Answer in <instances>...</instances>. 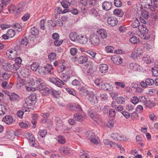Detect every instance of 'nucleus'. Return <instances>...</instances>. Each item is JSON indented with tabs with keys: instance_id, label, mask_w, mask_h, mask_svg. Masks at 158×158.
<instances>
[{
	"instance_id": "50",
	"label": "nucleus",
	"mask_w": 158,
	"mask_h": 158,
	"mask_svg": "<svg viewBox=\"0 0 158 158\" xmlns=\"http://www.w3.org/2000/svg\"><path fill=\"white\" fill-rule=\"evenodd\" d=\"M152 72L153 75L154 77L158 76V68L156 67H154L152 68Z\"/></svg>"
},
{
	"instance_id": "2",
	"label": "nucleus",
	"mask_w": 158,
	"mask_h": 158,
	"mask_svg": "<svg viewBox=\"0 0 158 158\" xmlns=\"http://www.w3.org/2000/svg\"><path fill=\"white\" fill-rule=\"evenodd\" d=\"M59 91H56L52 89H49L45 87L42 94L43 95L47 96L50 94L52 95L55 97H57L60 95Z\"/></svg>"
},
{
	"instance_id": "9",
	"label": "nucleus",
	"mask_w": 158,
	"mask_h": 158,
	"mask_svg": "<svg viewBox=\"0 0 158 158\" xmlns=\"http://www.w3.org/2000/svg\"><path fill=\"white\" fill-rule=\"evenodd\" d=\"M107 22L109 25L112 27L116 25L118 23L117 19L113 16L109 17L107 19Z\"/></svg>"
},
{
	"instance_id": "26",
	"label": "nucleus",
	"mask_w": 158,
	"mask_h": 158,
	"mask_svg": "<svg viewBox=\"0 0 158 158\" xmlns=\"http://www.w3.org/2000/svg\"><path fill=\"white\" fill-rule=\"evenodd\" d=\"M114 14L119 17H122L123 15V12L122 10L120 9H116L114 10Z\"/></svg>"
},
{
	"instance_id": "23",
	"label": "nucleus",
	"mask_w": 158,
	"mask_h": 158,
	"mask_svg": "<svg viewBox=\"0 0 158 158\" xmlns=\"http://www.w3.org/2000/svg\"><path fill=\"white\" fill-rule=\"evenodd\" d=\"M9 96L10 100L13 102L19 100L20 98L18 94L15 93L10 94V95H9Z\"/></svg>"
},
{
	"instance_id": "29",
	"label": "nucleus",
	"mask_w": 158,
	"mask_h": 158,
	"mask_svg": "<svg viewBox=\"0 0 158 158\" xmlns=\"http://www.w3.org/2000/svg\"><path fill=\"white\" fill-rule=\"evenodd\" d=\"M139 31L148 33V30L147 29L146 26L144 24H140L138 27Z\"/></svg>"
},
{
	"instance_id": "21",
	"label": "nucleus",
	"mask_w": 158,
	"mask_h": 158,
	"mask_svg": "<svg viewBox=\"0 0 158 158\" xmlns=\"http://www.w3.org/2000/svg\"><path fill=\"white\" fill-rule=\"evenodd\" d=\"M2 121L7 124H10L12 123L13 119L11 116L6 115L3 118Z\"/></svg>"
},
{
	"instance_id": "36",
	"label": "nucleus",
	"mask_w": 158,
	"mask_h": 158,
	"mask_svg": "<svg viewBox=\"0 0 158 158\" xmlns=\"http://www.w3.org/2000/svg\"><path fill=\"white\" fill-rule=\"evenodd\" d=\"M30 33L33 35H37L39 33V31L36 27H33L31 28Z\"/></svg>"
},
{
	"instance_id": "46",
	"label": "nucleus",
	"mask_w": 158,
	"mask_h": 158,
	"mask_svg": "<svg viewBox=\"0 0 158 158\" xmlns=\"http://www.w3.org/2000/svg\"><path fill=\"white\" fill-rule=\"evenodd\" d=\"M20 73L21 75L24 77H26L28 74V71L27 69H22L20 71Z\"/></svg>"
},
{
	"instance_id": "33",
	"label": "nucleus",
	"mask_w": 158,
	"mask_h": 158,
	"mask_svg": "<svg viewBox=\"0 0 158 158\" xmlns=\"http://www.w3.org/2000/svg\"><path fill=\"white\" fill-rule=\"evenodd\" d=\"M45 69V74L48 73H51V71L53 69V66L52 65L49 64H48L44 67Z\"/></svg>"
},
{
	"instance_id": "12",
	"label": "nucleus",
	"mask_w": 158,
	"mask_h": 158,
	"mask_svg": "<svg viewBox=\"0 0 158 158\" xmlns=\"http://www.w3.org/2000/svg\"><path fill=\"white\" fill-rule=\"evenodd\" d=\"M111 60L114 64L118 65L122 62V59L119 56L114 55L111 57Z\"/></svg>"
},
{
	"instance_id": "17",
	"label": "nucleus",
	"mask_w": 158,
	"mask_h": 158,
	"mask_svg": "<svg viewBox=\"0 0 158 158\" xmlns=\"http://www.w3.org/2000/svg\"><path fill=\"white\" fill-rule=\"evenodd\" d=\"M51 81L60 87H61L62 85L64 84V82L59 78H53L52 79Z\"/></svg>"
},
{
	"instance_id": "56",
	"label": "nucleus",
	"mask_w": 158,
	"mask_h": 158,
	"mask_svg": "<svg viewBox=\"0 0 158 158\" xmlns=\"http://www.w3.org/2000/svg\"><path fill=\"white\" fill-rule=\"evenodd\" d=\"M147 85L151 86L154 83V81L151 78H147L145 80Z\"/></svg>"
},
{
	"instance_id": "11",
	"label": "nucleus",
	"mask_w": 158,
	"mask_h": 158,
	"mask_svg": "<svg viewBox=\"0 0 158 158\" xmlns=\"http://www.w3.org/2000/svg\"><path fill=\"white\" fill-rule=\"evenodd\" d=\"M112 6V3L110 2L105 1L102 3V7L103 10L108 11L110 10Z\"/></svg>"
},
{
	"instance_id": "38",
	"label": "nucleus",
	"mask_w": 158,
	"mask_h": 158,
	"mask_svg": "<svg viewBox=\"0 0 158 158\" xmlns=\"http://www.w3.org/2000/svg\"><path fill=\"white\" fill-rule=\"evenodd\" d=\"M130 41L132 44H136L139 42V39L136 37L134 36L131 38L129 40Z\"/></svg>"
},
{
	"instance_id": "20",
	"label": "nucleus",
	"mask_w": 158,
	"mask_h": 158,
	"mask_svg": "<svg viewBox=\"0 0 158 158\" xmlns=\"http://www.w3.org/2000/svg\"><path fill=\"white\" fill-rule=\"evenodd\" d=\"M79 35H77L76 32H72L69 34V37L72 41L76 42Z\"/></svg>"
},
{
	"instance_id": "35",
	"label": "nucleus",
	"mask_w": 158,
	"mask_h": 158,
	"mask_svg": "<svg viewBox=\"0 0 158 158\" xmlns=\"http://www.w3.org/2000/svg\"><path fill=\"white\" fill-rule=\"evenodd\" d=\"M141 15L145 19H148L149 17V14L148 11L145 10H142L141 11Z\"/></svg>"
},
{
	"instance_id": "16",
	"label": "nucleus",
	"mask_w": 158,
	"mask_h": 158,
	"mask_svg": "<svg viewBox=\"0 0 158 158\" xmlns=\"http://www.w3.org/2000/svg\"><path fill=\"white\" fill-rule=\"evenodd\" d=\"M59 151L61 154H67L69 153L70 149L68 147L64 146L59 148Z\"/></svg>"
},
{
	"instance_id": "5",
	"label": "nucleus",
	"mask_w": 158,
	"mask_h": 158,
	"mask_svg": "<svg viewBox=\"0 0 158 158\" xmlns=\"http://www.w3.org/2000/svg\"><path fill=\"white\" fill-rule=\"evenodd\" d=\"M89 41L92 45L97 46L99 43L100 40L97 35L93 34L90 36Z\"/></svg>"
},
{
	"instance_id": "6",
	"label": "nucleus",
	"mask_w": 158,
	"mask_h": 158,
	"mask_svg": "<svg viewBox=\"0 0 158 158\" xmlns=\"http://www.w3.org/2000/svg\"><path fill=\"white\" fill-rule=\"evenodd\" d=\"M111 138L114 140L118 141H124L127 140L128 139L123 135L119 134L117 133H114L111 135Z\"/></svg>"
},
{
	"instance_id": "18",
	"label": "nucleus",
	"mask_w": 158,
	"mask_h": 158,
	"mask_svg": "<svg viewBox=\"0 0 158 158\" xmlns=\"http://www.w3.org/2000/svg\"><path fill=\"white\" fill-rule=\"evenodd\" d=\"M99 71L102 73H105L107 72L108 66L106 64H102L99 65Z\"/></svg>"
},
{
	"instance_id": "51",
	"label": "nucleus",
	"mask_w": 158,
	"mask_h": 158,
	"mask_svg": "<svg viewBox=\"0 0 158 158\" xmlns=\"http://www.w3.org/2000/svg\"><path fill=\"white\" fill-rule=\"evenodd\" d=\"M143 47L146 48L147 51H149L152 49L153 47L150 45L149 44L146 43H144L143 44Z\"/></svg>"
},
{
	"instance_id": "57",
	"label": "nucleus",
	"mask_w": 158,
	"mask_h": 158,
	"mask_svg": "<svg viewBox=\"0 0 158 158\" xmlns=\"http://www.w3.org/2000/svg\"><path fill=\"white\" fill-rule=\"evenodd\" d=\"M45 20L44 19H42L40 22V28L41 29L44 30L45 27Z\"/></svg>"
},
{
	"instance_id": "4",
	"label": "nucleus",
	"mask_w": 158,
	"mask_h": 158,
	"mask_svg": "<svg viewBox=\"0 0 158 158\" xmlns=\"http://www.w3.org/2000/svg\"><path fill=\"white\" fill-rule=\"evenodd\" d=\"M67 109L69 110H76L77 111H82L81 107L79 104L76 103H69L66 106Z\"/></svg>"
},
{
	"instance_id": "30",
	"label": "nucleus",
	"mask_w": 158,
	"mask_h": 158,
	"mask_svg": "<svg viewBox=\"0 0 158 158\" xmlns=\"http://www.w3.org/2000/svg\"><path fill=\"white\" fill-rule=\"evenodd\" d=\"M139 24L140 23L138 19L137 18H134L133 19L131 25L133 28H137L139 27L140 25Z\"/></svg>"
},
{
	"instance_id": "10",
	"label": "nucleus",
	"mask_w": 158,
	"mask_h": 158,
	"mask_svg": "<svg viewBox=\"0 0 158 158\" xmlns=\"http://www.w3.org/2000/svg\"><path fill=\"white\" fill-rule=\"evenodd\" d=\"M97 33L98 34V36L102 39H106L108 36L107 32L103 29H101L97 31Z\"/></svg>"
},
{
	"instance_id": "49",
	"label": "nucleus",
	"mask_w": 158,
	"mask_h": 158,
	"mask_svg": "<svg viewBox=\"0 0 158 158\" xmlns=\"http://www.w3.org/2000/svg\"><path fill=\"white\" fill-rule=\"evenodd\" d=\"M39 67V64L36 62H34L31 66V69L34 71H36Z\"/></svg>"
},
{
	"instance_id": "55",
	"label": "nucleus",
	"mask_w": 158,
	"mask_h": 158,
	"mask_svg": "<svg viewBox=\"0 0 158 158\" xmlns=\"http://www.w3.org/2000/svg\"><path fill=\"white\" fill-rule=\"evenodd\" d=\"M38 72L41 74H45V69L44 67H39L38 69Z\"/></svg>"
},
{
	"instance_id": "64",
	"label": "nucleus",
	"mask_w": 158,
	"mask_h": 158,
	"mask_svg": "<svg viewBox=\"0 0 158 158\" xmlns=\"http://www.w3.org/2000/svg\"><path fill=\"white\" fill-rule=\"evenodd\" d=\"M77 51L78 50L76 48H73L70 49V52L72 56H74L77 53Z\"/></svg>"
},
{
	"instance_id": "62",
	"label": "nucleus",
	"mask_w": 158,
	"mask_h": 158,
	"mask_svg": "<svg viewBox=\"0 0 158 158\" xmlns=\"http://www.w3.org/2000/svg\"><path fill=\"white\" fill-rule=\"evenodd\" d=\"M114 48L111 46H107L105 47V50L108 52L112 53Z\"/></svg>"
},
{
	"instance_id": "31",
	"label": "nucleus",
	"mask_w": 158,
	"mask_h": 158,
	"mask_svg": "<svg viewBox=\"0 0 158 158\" xmlns=\"http://www.w3.org/2000/svg\"><path fill=\"white\" fill-rule=\"evenodd\" d=\"M88 58L85 56H81L78 58V61L79 63L82 64L85 63L87 60Z\"/></svg>"
},
{
	"instance_id": "19",
	"label": "nucleus",
	"mask_w": 158,
	"mask_h": 158,
	"mask_svg": "<svg viewBox=\"0 0 158 158\" xmlns=\"http://www.w3.org/2000/svg\"><path fill=\"white\" fill-rule=\"evenodd\" d=\"M12 10L15 13L19 15L23 10V6L21 4H19L14 9Z\"/></svg>"
},
{
	"instance_id": "34",
	"label": "nucleus",
	"mask_w": 158,
	"mask_h": 158,
	"mask_svg": "<svg viewBox=\"0 0 158 158\" xmlns=\"http://www.w3.org/2000/svg\"><path fill=\"white\" fill-rule=\"evenodd\" d=\"M6 112V107L3 105L0 104V115H4Z\"/></svg>"
},
{
	"instance_id": "14",
	"label": "nucleus",
	"mask_w": 158,
	"mask_h": 158,
	"mask_svg": "<svg viewBox=\"0 0 158 158\" xmlns=\"http://www.w3.org/2000/svg\"><path fill=\"white\" fill-rule=\"evenodd\" d=\"M55 121L56 125V130L59 131L62 129L63 125L62 120L59 118H56Z\"/></svg>"
},
{
	"instance_id": "24",
	"label": "nucleus",
	"mask_w": 158,
	"mask_h": 158,
	"mask_svg": "<svg viewBox=\"0 0 158 158\" xmlns=\"http://www.w3.org/2000/svg\"><path fill=\"white\" fill-rule=\"evenodd\" d=\"M148 33L139 31L138 34L139 36L142 39L146 40L148 39L150 37V35Z\"/></svg>"
},
{
	"instance_id": "43",
	"label": "nucleus",
	"mask_w": 158,
	"mask_h": 158,
	"mask_svg": "<svg viewBox=\"0 0 158 158\" xmlns=\"http://www.w3.org/2000/svg\"><path fill=\"white\" fill-rule=\"evenodd\" d=\"M13 27L16 29L18 31H20L22 30V26L17 23H15L12 25Z\"/></svg>"
},
{
	"instance_id": "7",
	"label": "nucleus",
	"mask_w": 158,
	"mask_h": 158,
	"mask_svg": "<svg viewBox=\"0 0 158 158\" xmlns=\"http://www.w3.org/2000/svg\"><path fill=\"white\" fill-rule=\"evenodd\" d=\"M85 117V115L83 113H77L73 115V119L76 121L78 122L83 121Z\"/></svg>"
},
{
	"instance_id": "27",
	"label": "nucleus",
	"mask_w": 158,
	"mask_h": 158,
	"mask_svg": "<svg viewBox=\"0 0 158 158\" xmlns=\"http://www.w3.org/2000/svg\"><path fill=\"white\" fill-rule=\"evenodd\" d=\"M13 64L7 63L3 65V67L4 69L8 71H10L12 69Z\"/></svg>"
},
{
	"instance_id": "60",
	"label": "nucleus",
	"mask_w": 158,
	"mask_h": 158,
	"mask_svg": "<svg viewBox=\"0 0 158 158\" xmlns=\"http://www.w3.org/2000/svg\"><path fill=\"white\" fill-rule=\"evenodd\" d=\"M114 5L117 7H121L122 5V3L120 0H114Z\"/></svg>"
},
{
	"instance_id": "1",
	"label": "nucleus",
	"mask_w": 158,
	"mask_h": 158,
	"mask_svg": "<svg viewBox=\"0 0 158 158\" xmlns=\"http://www.w3.org/2000/svg\"><path fill=\"white\" fill-rule=\"evenodd\" d=\"M79 93L81 95L84 96H88L91 103L94 104L95 102V99H97L96 96L92 92L89 91L86 88L84 87L81 88Z\"/></svg>"
},
{
	"instance_id": "54",
	"label": "nucleus",
	"mask_w": 158,
	"mask_h": 158,
	"mask_svg": "<svg viewBox=\"0 0 158 158\" xmlns=\"http://www.w3.org/2000/svg\"><path fill=\"white\" fill-rule=\"evenodd\" d=\"M61 4L62 6L65 9H69V6L71 5L70 2H64L62 1Z\"/></svg>"
},
{
	"instance_id": "61",
	"label": "nucleus",
	"mask_w": 158,
	"mask_h": 158,
	"mask_svg": "<svg viewBox=\"0 0 158 158\" xmlns=\"http://www.w3.org/2000/svg\"><path fill=\"white\" fill-rule=\"evenodd\" d=\"M29 99H30L31 101L36 102V94H32L30 95L28 97H27Z\"/></svg>"
},
{
	"instance_id": "13",
	"label": "nucleus",
	"mask_w": 158,
	"mask_h": 158,
	"mask_svg": "<svg viewBox=\"0 0 158 158\" xmlns=\"http://www.w3.org/2000/svg\"><path fill=\"white\" fill-rule=\"evenodd\" d=\"M76 42L79 43L81 44H85L88 41V39L85 35H79L77 37Z\"/></svg>"
},
{
	"instance_id": "47",
	"label": "nucleus",
	"mask_w": 158,
	"mask_h": 158,
	"mask_svg": "<svg viewBox=\"0 0 158 158\" xmlns=\"http://www.w3.org/2000/svg\"><path fill=\"white\" fill-rule=\"evenodd\" d=\"M139 65L135 63H131L129 65L130 68L133 70H137V68Z\"/></svg>"
},
{
	"instance_id": "58",
	"label": "nucleus",
	"mask_w": 158,
	"mask_h": 158,
	"mask_svg": "<svg viewBox=\"0 0 158 158\" xmlns=\"http://www.w3.org/2000/svg\"><path fill=\"white\" fill-rule=\"evenodd\" d=\"M115 85L119 86L122 88H124L125 86V83L124 82H115L114 83Z\"/></svg>"
},
{
	"instance_id": "44",
	"label": "nucleus",
	"mask_w": 158,
	"mask_h": 158,
	"mask_svg": "<svg viewBox=\"0 0 158 158\" xmlns=\"http://www.w3.org/2000/svg\"><path fill=\"white\" fill-rule=\"evenodd\" d=\"M116 101L118 104H122L125 102V99L123 97H119L116 98Z\"/></svg>"
},
{
	"instance_id": "3",
	"label": "nucleus",
	"mask_w": 158,
	"mask_h": 158,
	"mask_svg": "<svg viewBox=\"0 0 158 158\" xmlns=\"http://www.w3.org/2000/svg\"><path fill=\"white\" fill-rule=\"evenodd\" d=\"M75 75V72L73 70L67 69L65 73H61L60 74V77L63 81L65 82L69 79L71 77Z\"/></svg>"
},
{
	"instance_id": "41",
	"label": "nucleus",
	"mask_w": 158,
	"mask_h": 158,
	"mask_svg": "<svg viewBox=\"0 0 158 158\" xmlns=\"http://www.w3.org/2000/svg\"><path fill=\"white\" fill-rule=\"evenodd\" d=\"M29 144L30 145L33 147H36L37 146V145L35 143V137L33 136L32 137H31V139L29 140Z\"/></svg>"
},
{
	"instance_id": "22",
	"label": "nucleus",
	"mask_w": 158,
	"mask_h": 158,
	"mask_svg": "<svg viewBox=\"0 0 158 158\" xmlns=\"http://www.w3.org/2000/svg\"><path fill=\"white\" fill-rule=\"evenodd\" d=\"M49 113H42L40 114V116L42 117L41 120V122L42 123H46L48 119V118L49 115Z\"/></svg>"
},
{
	"instance_id": "25",
	"label": "nucleus",
	"mask_w": 158,
	"mask_h": 158,
	"mask_svg": "<svg viewBox=\"0 0 158 158\" xmlns=\"http://www.w3.org/2000/svg\"><path fill=\"white\" fill-rule=\"evenodd\" d=\"M2 86L5 89H10L12 86V84L10 82L6 81H3L1 84Z\"/></svg>"
},
{
	"instance_id": "48",
	"label": "nucleus",
	"mask_w": 158,
	"mask_h": 158,
	"mask_svg": "<svg viewBox=\"0 0 158 158\" xmlns=\"http://www.w3.org/2000/svg\"><path fill=\"white\" fill-rule=\"evenodd\" d=\"M56 140L59 143L61 144H64L65 142V139L61 135L59 136L57 138Z\"/></svg>"
},
{
	"instance_id": "37",
	"label": "nucleus",
	"mask_w": 158,
	"mask_h": 158,
	"mask_svg": "<svg viewBox=\"0 0 158 158\" xmlns=\"http://www.w3.org/2000/svg\"><path fill=\"white\" fill-rule=\"evenodd\" d=\"M142 60L147 64H150L152 61V59L149 56L147 55L146 57H144Z\"/></svg>"
},
{
	"instance_id": "42",
	"label": "nucleus",
	"mask_w": 158,
	"mask_h": 158,
	"mask_svg": "<svg viewBox=\"0 0 158 158\" xmlns=\"http://www.w3.org/2000/svg\"><path fill=\"white\" fill-rule=\"evenodd\" d=\"M38 134L41 137L44 138L47 134V131L46 129L40 130Z\"/></svg>"
},
{
	"instance_id": "28",
	"label": "nucleus",
	"mask_w": 158,
	"mask_h": 158,
	"mask_svg": "<svg viewBox=\"0 0 158 158\" xmlns=\"http://www.w3.org/2000/svg\"><path fill=\"white\" fill-rule=\"evenodd\" d=\"M48 59L51 61H53L56 59L57 55L55 52H52L49 53L48 55Z\"/></svg>"
},
{
	"instance_id": "59",
	"label": "nucleus",
	"mask_w": 158,
	"mask_h": 158,
	"mask_svg": "<svg viewBox=\"0 0 158 158\" xmlns=\"http://www.w3.org/2000/svg\"><path fill=\"white\" fill-rule=\"evenodd\" d=\"M67 92L69 94L75 96L76 94V93L72 89L67 88L66 89Z\"/></svg>"
},
{
	"instance_id": "8",
	"label": "nucleus",
	"mask_w": 158,
	"mask_h": 158,
	"mask_svg": "<svg viewBox=\"0 0 158 158\" xmlns=\"http://www.w3.org/2000/svg\"><path fill=\"white\" fill-rule=\"evenodd\" d=\"M89 139H90V141L94 143L95 144H97L98 143L99 139L98 137L95 136L94 133L92 132H89Z\"/></svg>"
},
{
	"instance_id": "63",
	"label": "nucleus",
	"mask_w": 158,
	"mask_h": 158,
	"mask_svg": "<svg viewBox=\"0 0 158 158\" xmlns=\"http://www.w3.org/2000/svg\"><path fill=\"white\" fill-rule=\"evenodd\" d=\"M87 53L90 56H91L93 58L96 59L95 56L96 54V52L93 51L89 50L87 51Z\"/></svg>"
},
{
	"instance_id": "32",
	"label": "nucleus",
	"mask_w": 158,
	"mask_h": 158,
	"mask_svg": "<svg viewBox=\"0 0 158 158\" xmlns=\"http://www.w3.org/2000/svg\"><path fill=\"white\" fill-rule=\"evenodd\" d=\"M144 105L146 107L148 108H152L154 107L155 105V103L153 102H151L150 100L144 102Z\"/></svg>"
},
{
	"instance_id": "39",
	"label": "nucleus",
	"mask_w": 158,
	"mask_h": 158,
	"mask_svg": "<svg viewBox=\"0 0 158 158\" xmlns=\"http://www.w3.org/2000/svg\"><path fill=\"white\" fill-rule=\"evenodd\" d=\"M95 71V69L93 68H91L87 70V74L88 76H93L94 75V72Z\"/></svg>"
},
{
	"instance_id": "53",
	"label": "nucleus",
	"mask_w": 158,
	"mask_h": 158,
	"mask_svg": "<svg viewBox=\"0 0 158 158\" xmlns=\"http://www.w3.org/2000/svg\"><path fill=\"white\" fill-rule=\"evenodd\" d=\"M28 43V40L27 37H25L22 39L20 44L21 45L26 46Z\"/></svg>"
},
{
	"instance_id": "45",
	"label": "nucleus",
	"mask_w": 158,
	"mask_h": 158,
	"mask_svg": "<svg viewBox=\"0 0 158 158\" xmlns=\"http://www.w3.org/2000/svg\"><path fill=\"white\" fill-rule=\"evenodd\" d=\"M67 67L63 64L59 65L57 68V71L59 73H62L65 70H67Z\"/></svg>"
},
{
	"instance_id": "15",
	"label": "nucleus",
	"mask_w": 158,
	"mask_h": 158,
	"mask_svg": "<svg viewBox=\"0 0 158 158\" xmlns=\"http://www.w3.org/2000/svg\"><path fill=\"white\" fill-rule=\"evenodd\" d=\"M102 89L106 91H111L113 89V87L111 84L109 83H105L101 85Z\"/></svg>"
},
{
	"instance_id": "52",
	"label": "nucleus",
	"mask_w": 158,
	"mask_h": 158,
	"mask_svg": "<svg viewBox=\"0 0 158 158\" xmlns=\"http://www.w3.org/2000/svg\"><path fill=\"white\" fill-rule=\"evenodd\" d=\"M45 87L44 84L43 82L40 84L39 85H38L35 86V88L36 89H37V90L43 91Z\"/></svg>"
},
{
	"instance_id": "40",
	"label": "nucleus",
	"mask_w": 158,
	"mask_h": 158,
	"mask_svg": "<svg viewBox=\"0 0 158 158\" xmlns=\"http://www.w3.org/2000/svg\"><path fill=\"white\" fill-rule=\"evenodd\" d=\"M7 35L9 38L13 37L15 34V33L14 30L12 29H9L7 32Z\"/></svg>"
}]
</instances>
